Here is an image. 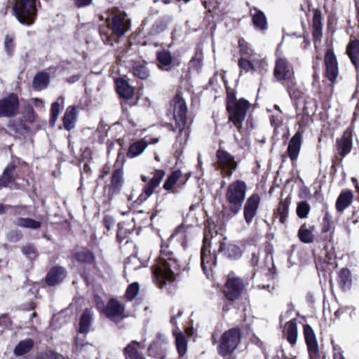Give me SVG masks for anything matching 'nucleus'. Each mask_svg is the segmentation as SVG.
I'll return each mask as SVG.
<instances>
[{
	"mask_svg": "<svg viewBox=\"0 0 359 359\" xmlns=\"http://www.w3.org/2000/svg\"><path fill=\"white\" fill-rule=\"evenodd\" d=\"M180 271V264L168 247L163 248L156 264L152 266L154 282L162 288L174 281Z\"/></svg>",
	"mask_w": 359,
	"mask_h": 359,
	"instance_id": "f257e3e1",
	"label": "nucleus"
},
{
	"mask_svg": "<svg viewBox=\"0 0 359 359\" xmlns=\"http://www.w3.org/2000/svg\"><path fill=\"white\" fill-rule=\"evenodd\" d=\"M273 76L286 88L292 99L301 97V92L297 87L293 66L287 58L280 56L276 58Z\"/></svg>",
	"mask_w": 359,
	"mask_h": 359,
	"instance_id": "f03ea898",
	"label": "nucleus"
},
{
	"mask_svg": "<svg viewBox=\"0 0 359 359\" xmlns=\"http://www.w3.org/2000/svg\"><path fill=\"white\" fill-rule=\"evenodd\" d=\"M247 192L246 183L237 180L229 184L225 193L226 209L231 216L236 215L241 210Z\"/></svg>",
	"mask_w": 359,
	"mask_h": 359,
	"instance_id": "7ed1b4c3",
	"label": "nucleus"
},
{
	"mask_svg": "<svg viewBox=\"0 0 359 359\" xmlns=\"http://www.w3.org/2000/svg\"><path fill=\"white\" fill-rule=\"evenodd\" d=\"M173 115L175 126L173 130H178L179 135L177 141L180 144H185L189 135V127L187 125V107L184 100L179 95L172 100Z\"/></svg>",
	"mask_w": 359,
	"mask_h": 359,
	"instance_id": "20e7f679",
	"label": "nucleus"
},
{
	"mask_svg": "<svg viewBox=\"0 0 359 359\" xmlns=\"http://www.w3.org/2000/svg\"><path fill=\"white\" fill-rule=\"evenodd\" d=\"M250 103L244 99L236 100L233 96L228 97L226 109L229 112V121L233 123L239 133H242V125L247 112L250 108Z\"/></svg>",
	"mask_w": 359,
	"mask_h": 359,
	"instance_id": "39448f33",
	"label": "nucleus"
},
{
	"mask_svg": "<svg viewBox=\"0 0 359 359\" xmlns=\"http://www.w3.org/2000/svg\"><path fill=\"white\" fill-rule=\"evenodd\" d=\"M13 9L21 24L31 25L34 23L37 12L35 0H15Z\"/></svg>",
	"mask_w": 359,
	"mask_h": 359,
	"instance_id": "423d86ee",
	"label": "nucleus"
},
{
	"mask_svg": "<svg viewBox=\"0 0 359 359\" xmlns=\"http://www.w3.org/2000/svg\"><path fill=\"white\" fill-rule=\"evenodd\" d=\"M110 12L111 18L110 20L109 16L107 22L108 27L111 30V34L117 37L123 36L130 27V21L126 13L115 8Z\"/></svg>",
	"mask_w": 359,
	"mask_h": 359,
	"instance_id": "0eeeda50",
	"label": "nucleus"
},
{
	"mask_svg": "<svg viewBox=\"0 0 359 359\" xmlns=\"http://www.w3.org/2000/svg\"><path fill=\"white\" fill-rule=\"evenodd\" d=\"M97 306L98 309L101 310L103 313L110 320L119 323L121 320L126 317L125 314V306L115 299H110L105 307H102L103 303L99 297H95Z\"/></svg>",
	"mask_w": 359,
	"mask_h": 359,
	"instance_id": "6e6552de",
	"label": "nucleus"
},
{
	"mask_svg": "<svg viewBox=\"0 0 359 359\" xmlns=\"http://www.w3.org/2000/svg\"><path fill=\"white\" fill-rule=\"evenodd\" d=\"M241 341V332L238 329L232 328L225 332L221 338L218 346V353L222 356H226L234 351Z\"/></svg>",
	"mask_w": 359,
	"mask_h": 359,
	"instance_id": "1a4fd4ad",
	"label": "nucleus"
},
{
	"mask_svg": "<svg viewBox=\"0 0 359 359\" xmlns=\"http://www.w3.org/2000/svg\"><path fill=\"white\" fill-rule=\"evenodd\" d=\"M216 165L224 177H230L238 166L234 157L227 151L218 149L216 154Z\"/></svg>",
	"mask_w": 359,
	"mask_h": 359,
	"instance_id": "9d476101",
	"label": "nucleus"
},
{
	"mask_svg": "<svg viewBox=\"0 0 359 359\" xmlns=\"http://www.w3.org/2000/svg\"><path fill=\"white\" fill-rule=\"evenodd\" d=\"M210 232L205 233L203 239V245L201 248V267L205 273H207L208 271L210 270L212 266H215L217 264V258L215 253L212 255L210 252V247L214 241L212 242ZM215 249L214 252H215Z\"/></svg>",
	"mask_w": 359,
	"mask_h": 359,
	"instance_id": "9b49d317",
	"label": "nucleus"
},
{
	"mask_svg": "<svg viewBox=\"0 0 359 359\" xmlns=\"http://www.w3.org/2000/svg\"><path fill=\"white\" fill-rule=\"evenodd\" d=\"M238 65L242 71L245 72H255L266 69L267 63L260 55H253V57H241Z\"/></svg>",
	"mask_w": 359,
	"mask_h": 359,
	"instance_id": "f8f14e48",
	"label": "nucleus"
},
{
	"mask_svg": "<svg viewBox=\"0 0 359 359\" xmlns=\"http://www.w3.org/2000/svg\"><path fill=\"white\" fill-rule=\"evenodd\" d=\"M19 100L18 96L11 93L0 100V117H12L18 114Z\"/></svg>",
	"mask_w": 359,
	"mask_h": 359,
	"instance_id": "ddd939ff",
	"label": "nucleus"
},
{
	"mask_svg": "<svg viewBox=\"0 0 359 359\" xmlns=\"http://www.w3.org/2000/svg\"><path fill=\"white\" fill-rule=\"evenodd\" d=\"M244 289L243 280L239 278H229L224 289L227 299L234 301L242 294Z\"/></svg>",
	"mask_w": 359,
	"mask_h": 359,
	"instance_id": "4468645a",
	"label": "nucleus"
},
{
	"mask_svg": "<svg viewBox=\"0 0 359 359\" xmlns=\"http://www.w3.org/2000/svg\"><path fill=\"white\" fill-rule=\"evenodd\" d=\"M165 175V172L162 170H156L152 178L149 183L143 188L142 193L139 196L137 203L140 204L145 201L154 193V189L158 187Z\"/></svg>",
	"mask_w": 359,
	"mask_h": 359,
	"instance_id": "2eb2a0df",
	"label": "nucleus"
},
{
	"mask_svg": "<svg viewBox=\"0 0 359 359\" xmlns=\"http://www.w3.org/2000/svg\"><path fill=\"white\" fill-rule=\"evenodd\" d=\"M304 335L306 344L307 345L309 359H320L318 346L316 335L310 325H304Z\"/></svg>",
	"mask_w": 359,
	"mask_h": 359,
	"instance_id": "dca6fc26",
	"label": "nucleus"
},
{
	"mask_svg": "<svg viewBox=\"0 0 359 359\" xmlns=\"http://www.w3.org/2000/svg\"><path fill=\"white\" fill-rule=\"evenodd\" d=\"M326 76L333 83L339 74V67L337 57L332 49H327L325 55Z\"/></svg>",
	"mask_w": 359,
	"mask_h": 359,
	"instance_id": "f3484780",
	"label": "nucleus"
},
{
	"mask_svg": "<svg viewBox=\"0 0 359 359\" xmlns=\"http://www.w3.org/2000/svg\"><path fill=\"white\" fill-rule=\"evenodd\" d=\"M259 202L260 198L257 194H253L247 199L243 208V215L248 224H250L255 217Z\"/></svg>",
	"mask_w": 359,
	"mask_h": 359,
	"instance_id": "a211bd4d",
	"label": "nucleus"
},
{
	"mask_svg": "<svg viewBox=\"0 0 359 359\" xmlns=\"http://www.w3.org/2000/svg\"><path fill=\"white\" fill-rule=\"evenodd\" d=\"M215 245H218L217 251L218 252H223L227 257L231 259H236L241 255V250L238 247L235 245L229 244L226 246V244L223 241L224 238L222 236L216 235L215 237L211 236Z\"/></svg>",
	"mask_w": 359,
	"mask_h": 359,
	"instance_id": "6ab92c4d",
	"label": "nucleus"
},
{
	"mask_svg": "<svg viewBox=\"0 0 359 359\" xmlns=\"http://www.w3.org/2000/svg\"><path fill=\"white\" fill-rule=\"evenodd\" d=\"M167 348L166 338L164 335L159 334L158 339L149 348V355L156 359H165Z\"/></svg>",
	"mask_w": 359,
	"mask_h": 359,
	"instance_id": "aec40b11",
	"label": "nucleus"
},
{
	"mask_svg": "<svg viewBox=\"0 0 359 359\" xmlns=\"http://www.w3.org/2000/svg\"><path fill=\"white\" fill-rule=\"evenodd\" d=\"M192 226H187L182 224L176 228L175 231L172 233L170 238H175L176 240L181 243L183 248L187 247V241L192 236Z\"/></svg>",
	"mask_w": 359,
	"mask_h": 359,
	"instance_id": "412c9836",
	"label": "nucleus"
},
{
	"mask_svg": "<svg viewBox=\"0 0 359 359\" xmlns=\"http://www.w3.org/2000/svg\"><path fill=\"white\" fill-rule=\"evenodd\" d=\"M302 134L301 132L297 131L289 142L287 147L288 156L292 161L297 158L301 146H302Z\"/></svg>",
	"mask_w": 359,
	"mask_h": 359,
	"instance_id": "4be33fe9",
	"label": "nucleus"
},
{
	"mask_svg": "<svg viewBox=\"0 0 359 359\" xmlns=\"http://www.w3.org/2000/svg\"><path fill=\"white\" fill-rule=\"evenodd\" d=\"M158 67L164 71H169L172 67V56L168 50H162L156 53Z\"/></svg>",
	"mask_w": 359,
	"mask_h": 359,
	"instance_id": "5701e85b",
	"label": "nucleus"
},
{
	"mask_svg": "<svg viewBox=\"0 0 359 359\" xmlns=\"http://www.w3.org/2000/svg\"><path fill=\"white\" fill-rule=\"evenodd\" d=\"M78 110L75 106H69L67 108L62 117L64 128L69 131L75 127L77 119Z\"/></svg>",
	"mask_w": 359,
	"mask_h": 359,
	"instance_id": "b1692460",
	"label": "nucleus"
},
{
	"mask_svg": "<svg viewBox=\"0 0 359 359\" xmlns=\"http://www.w3.org/2000/svg\"><path fill=\"white\" fill-rule=\"evenodd\" d=\"M346 53L354 65L357 73L359 74V40H353L348 43Z\"/></svg>",
	"mask_w": 359,
	"mask_h": 359,
	"instance_id": "393cba45",
	"label": "nucleus"
},
{
	"mask_svg": "<svg viewBox=\"0 0 359 359\" xmlns=\"http://www.w3.org/2000/svg\"><path fill=\"white\" fill-rule=\"evenodd\" d=\"M65 277V269L61 266H55L48 272L46 282L48 285L53 286L62 282Z\"/></svg>",
	"mask_w": 359,
	"mask_h": 359,
	"instance_id": "a878e982",
	"label": "nucleus"
},
{
	"mask_svg": "<svg viewBox=\"0 0 359 359\" xmlns=\"http://www.w3.org/2000/svg\"><path fill=\"white\" fill-rule=\"evenodd\" d=\"M252 23L256 29L264 31L267 29V20L265 14L257 8L250 9Z\"/></svg>",
	"mask_w": 359,
	"mask_h": 359,
	"instance_id": "bb28decb",
	"label": "nucleus"
},
{
	"mask_svg": "<svg viewBox=\"0 0 359 359\" xmlns=\"http://www.w3.org/2000/svg\"><path fill=\"white\" fill-rule=\"evenodd\" d=\"M93 320V312L90 309H86L82 313L79 325V332L86 334L90 331V327Z\"/></svg>",
	"mask_w": 359,
	"mask_h": 359,
	"instance_id": "cd10ccee",
	"label": "nucleus"
},
{
	"mask_svg": "<svg viewBox=\"0 0 359 359\" xmlns=\"http://www.w3.org/2000/svg\"><path fill=\"white\" fill-rule=\"evenodd\" d=\"M284 333L287 337L288 342L291 345L293 346L297 343L298 332L295 319H292L285 323Z\"/></svg>",
	"mask_w": 359,
	"mask_h": 359,
	"instance_id": "c85d7f7f",
	"label": "nucleus"
},
{
	"mask_svg": "<svg viewBox=\"0 0 359 359\" xmlns=\"http://www.w3.org/2000/svg\"><path fill=\"white\" fill-rule=\"evenodd\" d=\"M116 91L118 95L123 99L129 100L133 95V88L128 82L123 79H119L116 81Z\"/></svg>",
	"mask_w": 359,
	"mask_h": 359,
	"instance_id": "c756f323",
	"label": "nucleus"
},
{
	"mask_svg": "<svg viewBox=\"0 0 359 359\" xmlns=\"http://www.w3.org/2000/svg\"><path fill=\"white\" fill-rule=\"evenodd\" d=\"M353 194L351 191H342L338 196L336 201V209L338 212H342L351 203Z\"/></svg>",
	"mask_w": 359,
	"mask_h": 359,
	"instance_id": "7c9ffc66",
	"label": "nucleus"
},
{
	"mask_svg": "<svg viewBox=\"0 0 359 359\" xmlns=\"http://www.w3.org/2000/svg\"><path fill=\"white\" fill-rule=\"evenodd\" d=\"M313 37L316 47L317 42L322 37L321 14L318 11H316L313 16Z\"/></svg>",
	"mask_w": 359,
	"mask_h": 359,
	"instance_id": "2f4dec72",
	"label": "nucleus"
},
{
	"mask_svg": "<svg viewBox=\"0 0 359 359\" xmlns=\"http://www.w3.org/2000/svg\"><path fill=\"white\" fill-rule=\"evenodd\" d=\"M148 143L144 139L140 140L131 144L127 152V156L133 158L140 155L147 148Z\"/></svg>",
	"mask_w": 359,
	"mask_h": 359,
	"instance_id": "473e14b6",
	"label": "nucleus"
},
{
	"mask_svg": "<svg viewBox=\"0 0 359 359\" xmlns=\"http://www.w3.org/2000/svg\"><path fill=\"white\" fill-rule=\"evenodd\" d=\"M290 203L291 201L289 198H286L285 199L280 201L279 203L277 211L275 214L276 218H278L279 222L282 224H284L287 220Z\"/></svg>",
	"mask_w": 359,
	"mask_h": 359,
	"instance_id": "72a5a7b5",
	"label": "nucleus"
},
{
	"mask_svg": "<svg viewBox=\"0 0 359 359\" xmlns=\"http://www.w3.org/2000/svg\"><path fill=\"white\" fill-rule=\"evenodd\" d=\"M337 152L344 156L351 151L352 141L349 134L345 133L341 140H337Z\"/></svg>",
	"mask_w": 359,
	"mask_h": 359,
	"instance_id": "f704fd0d",
	"label": "nucleus"
},
{
	"mask_svg": "<svg viewBox=\"0 0 359 359\" xmlns=\"http://www.w3.org/2000/svg\"><path fill=\"white\" fill-rule=\"evenodd\" d=\"M351 283L352 279L350 271L347 269H342L338 278V284L340 288L344 291L348 290L351 288Z\"/></svg>",
	"mask_w": 359,
	"mask_h": 359,
	"instance_id": "c9c22d12",
	"label": "nucleus"
},
{
	"mask_svg": "<svg viewBox=\"0 0 359 359\" xmlns=\"http://www.w3.org/2000/svg\"><path fill=\"white\" fill-rule=\"evenodd\" d=\"M34 346V341L26 339L20 341L15 347L13 353L17 356H21L28 353Z\"/></svg>",
	"mask_w": 359,
	"mask_h": 359,
	"instance_id": "e433bc0d",
	"label": "nucleus"
},
{
	"mask_svg": "<svg viewBox=\"0 0 359 359\" xmlns=\"http://www.w3.org/2000/svg\"><path fill=\"white\" fill-rule=\"evenodd\" d=\"M49 83V76L46 73L37 74L33 80L32 86L36 90L45 89Z\"/></svg>",
	"mask_w": 359,
	"mask_h": 359,
	"instance_id": "4c0bfd02",
	"label": "nucleus"
},
{
	"mask_svg": "<svg viewBox=\"0 0 359 359\" xmlns=\"http://www.w3.org/2000/svg\"><path fill=\"white\" fill-rule=\"evenodd\" d=\"M170 22V18L168 16L158 19L154 22V23L152 25L151 27V34L156 35L163 32L165 30Z\"/></svg>",
	"mask_w": 359,
	"mask_h": 359,
	"instance_id": "58836bf2",
	"label": "nucleus"
},
{
	"mask_svg": "<svg viewBox=\"0 0 359 359\" xmlns=\"http://www.w3.org/2000/svg\"><path fill=\"white\" fill-rule=\"evenodd\" d=\"M313 227L308 228L306 224H302L298 231L299 240L304 243H311L313 241L312 233Z\"/></svg>",
	"mask_w": 359,
	"mask_h": 359,
	"instance_id": "ea45409f",
	"label": "nucleus"
},
{
	"mask_svg": "<svg viewBox=\"0 0 359 359\" xmlns=\"http://www.w3.org/2000/svg\"><path fill=\"white\" fill-rule=\"evenodd\" d=\"M138 345L136 341H133L124 348L126 359H144L137 350Z\"/></svg>",
	"mask_w": 359,
	"mask_h": 359,
	"instance_id": "a19ab883",
	"label": "nucleus"
},
{
	"mask_svg": "<svg viewBox=\"0 0 359 359\" xmlns=\"http://www.w3.org/2000/svg\"><path fill=\"white\" fill-rule=\"evenodd\" d=\"M134 76L141 79H146L149 76V72L146 65L142 62H135L133 66Z\"/></svg>",
	"mask_w": 359,
	"mask_h": 359,
	"instance_id": "79ce46f5",
	"label": "nucleus"
},
{
	"mask_svg": "<svg viewBox=\"0 0 359 359\" xmlns=\"http://www.w3.org/2000/svg\"><path fill=\"white\" fill-rule=\"evenodd\" d=\"M64 102V97L60 96L57 98V101L53 102L51 105L50 124L52 126H55L56 121L59 116L60 112V105L63 104Z\"/></svg>",
	"mask_w": 359,
	"mask_h": 359,
	"instance_id": "37998d69",
	"label": "nucleus"
},
{
	"mask_svg": "<svg viewBox=\"0 0 359 359\" xmlns=\"http://www.w3.org/2000/svg\"><path fill=\"white\" fill-rule=\"evenodd\" d=\"M15 224L17 226L25 227V228H29L32 229H37L41 227V222L39 221H36L31 218H22L20 217L18 218L15 221Z\"/></svg>",
	"mask_w": 359,
	"mask_h": 359,
	"instance_id": "c03bdc74",
	"label": "nucleus"
},
{
	"mask_svg": "<svg viewBox=\"0 0 359 359\" xmlns=\"http://www.w3.org/2000/svg\"><path fill=\"white\" fill-rule=\"evenodd\" d=\"M111 187L114 191H119L123 184V171L121 169H116L113 172L111 177Z\"/></svg>",
	"mask_w": 359,
	"mask_h": 359,
	"instance_id": "a18cd8bd",
	"label": "nucleus"
},
{
	"mask_svg": "<svg viewBox=\"0 0 359 359\" xmlns=\"http://www.w3.org/2000/svg\"><path fill=\"white\" fill-rule=\"evenodd\" d=\"M323 254L325 255V262L328 264L336 265L335 259L336 254L331 243H327L325 245Z\"/></svg>",
	"mask_w": 359,
	"mask_h": 359,
	"instance_id": "49530a36",
	"label": "nucleus"
},
{
	"mask_svg": "<svg viewBox=\"0 0 359 359\" xmlns=\"http://www.w3.org/2000/svg\"><path fill=\"white\" fill-rule=\"evenodd\" d=\"M238 44L240 47V52L243 55H245L243 56L244 57H253V55H259L254 51L251 46L244 39H240L238 41Z\"/></svg>",
	"mask_w": 359,
	"mask_h": 359,
	"instance_id": "de8ad7c7",
	"label": "nucleus"
},
{
	"mask_svg": "<svg viewBox=\"0 0 359 359\" xmlns=\"http://www.w3.org/2000/svg\"><path fill=\"white\" fill-rule=\"evenodd\" d=\"M74 258L79 262L91 264L95 260V256L93 252L90 251H81L76 252L74 255Z\"/></svg>",
	"mask_w": 359,
	"mask_h": 359,
	"instance_id": "09e8293b",
	"label": "nucleus"
},
{
	"mask_svg": "<svg viewBox=\"0 0 359 359\" xmlns=\"http://www.w3.org/2000/svg\"><path fill=\"white\" fill-rule=\"evenodd\" d=\"M13 165H8L4 170L3 175L0 179V185L6 187L13 180L12 171L14 170Z\"/></svg>",
	"mask_w": 359,
	"mask_h": 359,
	"instance_id": "8fccbe9b",
	"label": "nucleus"
},
{
	"mask_svg": "<svg viewBox=\"0 0 359 359\" xmlns=\"http://www.w3.org/2000/svg\"><path fill=\"white\" fill-rule=\"evenodd\" d=\"M128 224L125 222L118 224V231L116 234L117 240L119 243L123 242L131 233L130 229L128 228Z\"/></svg>",
	"mask_w": 359,
	"mask_h": 359,
	"instance_id": "3c124183",
	"label": "nucleus"
},
{
	"mask_svg": "<svg viewBox=\"0 0 359 359\" xmlns=\"http://www.w3.org/2000/svg\"><path fill=\"white\" fill-rule=\"evenodd\" d=\"M175 342L177 351L180 356L184 355L187 352V340L185 337L182 334L179 333L176 335Z\"/></svg>",
	"mask_w": 359,
	"mask_h": 359,
	"instance_id": "603ef678",
	"label": "nucleus"
},
{
	"mask_svg": "<svg viewBox=\"0 0 359 359\" xmlns=\"http://www.w3.org/2000/svg\"><path fill=\"white\" fill-rule=\"evenodd\" d=\"M310 205L306 201H301L298 203L297 207V215L299 218H306L310 212Z\"/></svg>",
	"mask_w": 359,
	"mask_h": 359,
	"instance_id": "864d4df0",
	"label": "nucleus"
},
{
	"mask_svg": "<svg viewBox=\"0 0 359 359\" xmlns=\"http://www.w3.org/2000/svg\"><path fill=\"white\" fill-rule=\"evenodd\" d=\"M181 173L180 171L173 172L167 179L163 184V187L166 190H170L176 184L180 178Z\"/></svg>",
	"mask_w": 359,
	"mask_h": 359,
	"instance_id": "5fc2aeb1",
	"label": "nucleus"
},
{
	"mask_svg": "<svg viewBox=\"0 0 359 359\" xmlns=\"http://www.w3.org/2000/svg\"><path fill=\"white\" fill-rule=\"evenodd\" d=\"M140 290L139 284L137 283H133L130 284L126 292V297L128 300L133 299L137 294H138Z\"/></svg>",
	"mask_w": 359,
	"mask_h": 359,
	"instance_id": "6e6d98bb",
	"label": "nucleus"
},
{
	"mask_svg": "<svg viewBox=\"0 0 359 359\" xmlns=\"http://www.w3.org/2000/svg\"><path fill=\"white\" fill-rule=\"evenodd\" d=\"M14 38L12 36L6 35L4 39V48L6 53L11 55L14 50Z\"/></svg>",
	"mask_w": 359,
	"mask_h": 359,
	"instance_id": "4d7b16f0",
	"label": "nucleus"
},
{
	"mask_svg": "<svg viewBox=\"0 0 359 359\" xmlns=\"http://www.w3.org/2000/svg\"><path fill=\"white\" fill-rule=\"evenodd\" d=\"M22 252L29 259H34L37 256L36 249L32 245H27L22 247Z\"/></svg>",
	"mask_w": 359,
	"mask_h": 359,
	"instance_id": "13d9d810",
	"label": "nucleus"
},
{
	"mask_svg": "<svg viewBox=\"0 0 359 359\" xmlns=\"http://www.w3.org/2000/svg\"><path fill=\"white\" fill-rule=\"evenodd\" d=\"M6 238L8 241L16 243L22 238V233L18 230H11L7 233Z\"/></svg>",
	"mask_w": 359,
	"mask_h": 359,
	"instance_id": "bf43d9fd",
	"label": "nucleus"
},
{
	"mask_svg": "<svg viewBox=\"0 0 359 359\" xmlns=\"http://www.w3.org/2000/svg\"><path fill=\"white\" fill-rule=\"evenodd\" d=\"M270 121L272 126H273L275 128H278L282 123V115L280 114H278L276 115H272L270 118Z\"/></svg>",
	"mask_w": 359,
	"mask_h": 359,
	"instance_id": "052dcab7",
	"label": "nucleus"
},
{
	"mask_svg": "<svg viewBox=\"0 0 359 359\" xmlns=\"http://www.w3.org/2000/svg\"><path fill=\"white\" fill-rule=\"evenodd\" d=\"M103 223L107 231H109L111 228L114 225L115 222L112 217L107 215L103 219Z\"/></svg>",
	"mask_w": 359,
	"mask_h": 359,
	"instance_id": "680f3d73",
	"label": "nucleus"
},
{
	"mask_svg": "<svg viewBox=\"0 0 359 359\" xmlns=\"http://www.w3.org/2000/svg\"><path fill=\"white\" fill-rule=\"evenodd\" d=\"M76 8H83L91 4L93 0H72Z\"/></svg>",
	"mask_w": 359,
	"mask_h": 359,
	"instance_id": "e2e57ef3",
	"label": "nucleus"
},
{
	"mask_svg": "<svg viewBox=\"0 0 359 359\" xmlns=\"http://www.w3.org/2000/svg\"><path fill=\"white\" fill-rule=\"evenodd\" d=\"M137 259L135 257H130L128 259V261L125 264V271H130L133 269L132 266V264H135L137 262Z\"/></svg>",
	"mask_w": 359,
	"mask_h": 359,
	"instance_id": "0e129e2a",
	"label": "nucleus"
},
{
	"mask_svg": "<svg viewBox=\"0 0 359 359\" xmlns=\"http://www.w3.org/2000/svg\"><path fill=\"white\" fill-rule=\"evenodd\" d=\"M11 324L9 318L6 316H2L0 317V328H6Z\"/></svg>",
	"mask_w": 359,
	"mask_h": 359,
	"instance_id": "69168bd1",
	"label": "nucleus"
},
{
	"mask_svg": "<svg viewBox=\"0 0 359 359\" xmlns=\"http://www.w3.org/2000/svg\"><path fill=\"white\" fill-rule=\"evenodd\" d=\"M333 359H345L341 349L334 346Z\"/></svg>",
	"mask_w": 359,
	"mask_h": 359,
	"instance_id": "338daca9",
	"label": "nucleus"
},
{
	"mask_svg": "<svg viewBox=\"0 0 359 359\" xmlns=\"http://www.w3.org/2000/svg\"><path fill=\"white\" fill-rule=\"evenodd\" d=\"M76 348H80L81 350L83 349V348H84L85 346H90L92 347V345L91 344H83L82 341H80V339L79 338H76Z\"/></svg>",
	"mask_w": 359,
	"mask_h": 359,
	"instance_id": "774afa93",
	"label": "nucleus"
}]
</instances>
